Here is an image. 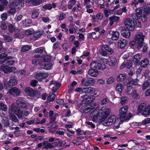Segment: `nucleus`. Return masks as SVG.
I'll list each match as a JSON object with an SVG mask.
<instances>
[{
    "mask_svg": "<svg viewBox=\"0 0 150 150\" xmlns=\"http://www.w3.org/2000/svg\"><path fill=\"white\" fill-rule=\"evenodd\" d=\"M43 32L41 31H36L34 34V36L36 38L40 37L42 34Z\"/></svg>",
    "mask_w": 150,
    "mask_h": 150,
    "instance_id": "obj_42",
    "label": "nucleus"
},
{
    "mask_svg": "<svg viewBox=\"0 0 150 150\" xmlns=\"http://www.w3.org/2000/svg\"><path fill=\"white\" fill-rule=\"evenodd\" d=\"M139 80L137 79H129L128 82H127V85L131 84L132 85H137L138 84Z\"/></svg>",
    "mask_w": 150,
    "mask_h": 150,
    "instance_id": "obj_26",
    "label": "nucleus"
},
{
    "mask_svg": "<svg viewBox=\"0 0 150 150\" xmlns=\"http://www.w3.org/2000/svg\"><path fill=\"white\" fill-rule=\"evenodd\" d=\"M115 81V78L114 77H109L107 81V82L108 84H110L113 83Z\"/></svg>",
    "mask_w": 150,
    "mask_h": 150,
    "instance_id": "obj_59",
    "label": "nucleus"
},
{
    "mask_svg": "<svg viewBox=\"0 0 150 150\" xmlns=\"http://www.w3.org/2000/svg\"><path fill=\"white\" fill-rule=\"evenodd\" d=\"M144 37L143 33L140 32H137L135 35L134 40L137 41L138 49H140L142 47Z\"/></svg>",
    "mask_w": 150,
    "mask_h": 150,
    "instance_id": "obj_6",
    "label": "nucleus"
},
{
    "mask_svg": "<svg viewBox=\"0 0 150 150\" xmlns=\"http://www.w3.org/2000/svg\"><path fill=\"white\" fill-rule=\"evenodd\" d=\"M100 52L101 55L103 56H106L107 54H111L113 53L114 51L112 49L107 45H102Z\"/></svg>",
    "mask_w": 150,
    "mask_h": 150,
    "instance_id": "obj_10",
    "label": "nucleus"
},
{
    "mask_svg": "<svg viewBox=\"0 0 150 150\" xmlns=\"http://www.w3.org/2000/svg\"><path fill=\"white\" fill-rule=\"evenodd\" d=\"M94 99V97L93 96H89L85 95L83 96V101L85 103L87 104L92 101Z\"/></svg>",
    "mask_w": 150,
    "mask_h": 150,
    "instance_id": "obj_16",
    "label": "nucleus"
},
{
    "mask_svg": "<svg viewBox=\"0 0 150 150\" xmlns=\"http://www.w3.org/2000/svg\"><path fill=\"white\" fill-rule=\"evenodd\" d=\"M44 50V48L40 47L35 49L34 51L35 53L41 54L43 52Z\"/></svg>",
    "mask_w": 150,
    "mask_h": 150,
    "instance_id": "obj_43",
    "label": "nucleus"
},
{
    "mask_svg": "<svg viewBox=\"0 0 150 150\" xmlns=\"http://www.w3.org/2000/svg\"><path fill=\"white\" fill-rule=\"evenodd\" d=\"M64 130L62 128H59L55 133L59 135H63L64 134Z\"/></svg>",
    "mask_w": 150,
    "mask_h": 150,
    "instance_id": "obj_47",
    "label": "nucleus"
},
{
    "mask_svg": "<svg viewBox=\"0 0 150 150\" xmlns=\"http://www.w3.org/2000/svg\"><path fill=\"white\" fill-rule=\"evenodd\" d=\"M120 103L122 105H124L126 103L127 100V98L126 97H122L121 98Z\"/></svg>",
    "mask_w": 150,
    "mask_h": 150,
    "instance_id": "obj_64",
    "label": "nucleus"
},
{
    "mask_svg": "<svg viewBox=\"0 0 150 150\" xmlns=\"http://www.w3.org/2000/svg\"><path fill=\"white\" fill-rule=\"evenodd\" d=\"M132 88V87L131 86L129 85L127 86L125 92V93L127 95H130V92Z\"/></svg>",
    "mask_w": 150,
    "mask_h": 150,
    "instance_id": "obj_55",
    "label": "nucleus"
},
{
    "mask_svg": "<svg viewBox=\"0 0 150 150\" xmlns=\"http://www.w3.org/2000/svg\"><path fill=\"white\" fill-rule=\"evenodd\" d=\"M76 2V0H70L68 4V8L71 9L73 6L75 4Z\"/></svg>",
    "mask_w": 150,
    "mask_h": 150,
    "instance_id": "obj_35",
    "label": "nucleus"
},
{
    "mask_svg": "<svg viewBox=\"0 0 150 150\" xmlns=\"http://www.w3.org/2000/svg\"><path fill=\"white\" fill-rule=\"evenodd\" d=\"M39 13L36 11H33L31 17L33 18H37L38 16Z\"/></svg>",
    "mask_w": 150,
    "mask_h": 150,
    "instance_id": "obj_54",
    "label": "nucleus"
},
{
    "mask_svg": "<svg viewBox=\"0 0 150 150\" xmlns=\"http://www.w3.org/2000/svg\"><path fill=\"white\" fill-rule=\"evenodd\" d=\"M6 111L7 109V106L2 102L0 103V110Z\"/></svg>",
    "mask_w": 150,
    "mask_h": 150,
    "instance_id": "obj_41",
    "label": "nucleus"
},
{
    "mask_svg": "<svg viewBox=\"0 0 150 150\" xmlns=\"http://www.w3.org/2000/svg\"><path fill=\"white\" fill-rule=\"evenodd\" d=\"M4 38L5 41L6 42H10L12 40V37L7 35H4Z\"/></svg>",
    "mask_w": 150,
    "mask_h": 150,
    "instance_id": "obj_49",
    "label": "nucleus"
},
{
    "mask_svg": "<svg viewBox=\"0 0 150 150\" xmlns=\"http://www.w3.org/2000/svg\"><path fill=\"white\" fill-rule=\"evenodd\" d=\"M120 19L119 17L113 16L109 18V20H113L114 22H117L119 21Z\"/></svg>",
    "mask_w": 150,
    "mask_h": 150,
    "instance_id": "obj_45",
    "label": "nucleus"
},
{
    "mask_svg": "<svg viewBox=\"0 0 150 150\" xmlns=\"http://www.w3.org/2000/svg\"><path fill=\"white\" fill-rule=\"evenodd\" d=\"M2 119V122L5 126L8 125L9 124L8 120V118L5 116L2 117L1 115Z\"/></svg>",
    "mask_w": 150,
    "mask_h": 150,
    "instance_id": "obj_39",
    "label": "nucleus"
},
{
    "mask_svg": "<svg viewBox=\"0 0 150 150\" xmlns=\"http://www.w3.org/2000/svg\"><path fill=\"white\" fill-rule=\"evenodd\" d=\"M25 91L28 95L31 97L34 96L35 95L34 91L30 87H26L25 89Z\"/></svg>",
    "mask_w": 150,
    "mask_h": 150,
    "instance_id": "obj_20",
    "label": "nucleus"
},
{
    "mask_svg": "<svg viewBox=\"0 0 150 150\" xmlns=\"http://www.w3.org/2000/svg\"><path fill=\"white\" fill-rule=\"evenodd\" d=\"M124 88V87L123 85L120 83H118L116 86V91L120 93L121 92Z\"/></svg>",
    "mask_w": 150,
    "mask_h": 150,
    "instance_id": "obj_32",
    "label": "nucleus"
},
{
    "mask_svg": "<svg viewBox=\"0 0 150 150\" xmlns=\"http://www.w3.org/2000/svg\"><path fill=\"white\" fill-rule=\"evenodd\" d=\"M113 13L114 9H106L104 11V13L106 17H108L109 15Z\"/></svg>",
    "mask_w": 150,
    "mask_h": 150,
    "instance_id": "obj_33",
    "label": "nucleus"
},
{
    "mask_svg": "<svg viewBox=\"0 0 150 150\" xmlns=\"http://www.w3.org/2000/svg\"><path fill=\"white\" fill-rule=\"evenodd\" d=\"M135 15L136 18H134V16H132L133 19H139L142 18V20L143 22H145L146 20V17L144 14H142V8H138L135 10Z\"/></svg>",
    "mask_w": 150,
    "mask_h": 150,
    "instance_id": "obj_9",
    "label": "nucleus"
},
{
    "mask_svg": "<svg viewBox=\"0 0 150 150\" xmlns=\"http://www.w3.org/2000/svg\"><path fill=\"white\" fill-rule=\"evenodd\" d=\"M144 11L146 14L149 13L150 12V5H148L146 7V8H144Z\"/></svg>",
    "mask_w": 150,
    "mask_h": 150,
    "instance_id": "obj_58",
    "label": "nucleus"
},
{
    "mask_svg": "<svg viewBox=\"0 0 150 150\" xmlns=\"http://www.w3.org/2000/svg\"><path fill=\"white\" fill-rule=\"evenodd\" d=\"M9 73L11 72H13L14 73L17 72V70L16 67H9Z\"/></svg>",
    "mask_w": 150,
    "mask_h": 150,
    "instance_id": "obj_56",
    "label": "nucleus"
},
{
    "mask_svg": "<svg viewBox=\"0 0 150 150\" xmlns=\"http://www.w3.org/2000/svg\"><path fill=\"white\" fill-rule=\"evenodd\" d=\"M42 8L45 9L50 10L52 8V5L51 4H46L43 6Z\"/></svg>",
    "mask_w": 150,
    "mask_h": 150,
    "instance_id": "obj_62",
    "label": "nucleus"
},
{
    "mask_svg": "<svg viewBox=\"0 0 150 150\" xmlns=\"http://www.w3.org/2000/svg\"><path fill=\"white\" fill-rule=\"evenodd\" d=\"M7 55L5 53H2L0 55V64H2L6 61Z\"/></svg>",
    "mask_w": 150,
    "mask_h": 150,
    "instance_id": "obj_30",
    "label": "nucleus"
},
{
    "mask_svg": "<svg viewBox=\"0 0 150 150\" xmlns=\"http://www.w3.org/2000/svg\"><path fill=\"white\" fill-rule=\"evenodd\" d=\"M149 123H150V118H149L145 119L142 122V123L143 125H145Z\"/></svg>",
    "mask_w": 150,
    "mask_h": 150,
    "instance_id": "obj_57",
    "label": "nucleus"
},
{
    "mask_svg": "<svg viewBox=\"0 0 150 150\" xmlns=\"http://www.w3.org/2000/svg\"><path fill=\"white\" fill-rule=\"evenodd\" d=\"M149 84L147 81H145L142 85V89L144 90L146 89L149 86Z\"/></svg>",
    "mask_w": 150,
    "mask_h": 150,
    "instance_id": "obj_53",
    "label": "nucleus"
},
{
    "mask_svg": "<svg viewBox=\"0 0 150 150\" xmlns=\"http://www.w3.org/2000/svg\"><path fill=\"white\" fill-rule=\"evenodd\" d=\"M42 2V0H32V3L34 5H38Z\"/></svg>",
    "mask_w": 150,
    "mask_h": 150,
    "instance_id": "obj_48",
    "label": "nucleus"
},
{
    "mask_svg": "<svg viewBox=\"0 0 150 150\" xmlns=\"http://www.w3.org/2000/svg\"><path fill=\"white\" fill-rule=\"evenodd\" d=\"M131 95L132 98L135 99H138L140 97L139 94L137 93L136 91L134 89L132 90Z\"/></svg>",
    "mask_w": 150,
    "mask_h": 150,
    "instance_id": "obj_27",
    "label": "nucleus"
},
{
    "mask_svg": "<svg viewBox=\"0 0 150 150\" xmlns=\"http://www.w3.org/2000/svg\"><path fill=\"white\" fill-rule=\"evenodd\" d=\"M11 57H7L6 59L7 62L6 64L8 65H13L14 63L13 60L12 59Z\"/></svg>",
    "mask_w": 150,
    "mask_h": 150,
    "instance_id": "obj_37",
    "label": "nucleus"
},
{
    "mask_svg": "<svg viewBox=\"0 0 150 150\" xmlns=\"http://www.w3.org/2000/svg\"><path fill=\"white\" fill-rule=\"evenodd\" d=\"M8 112L10 119L15 122H17L18 119L15 114L19 119L22 118L23 116V112L19 108L17 107L14 103H12L9 108Z\"/></svg>",
    "mask_w": 150,
    "mask_h": 150,
    "instance_id": "obj_2",
    "label": "nucleus"
},
{
    "mask_svg": "<svg viewBox=\"0 0 150 150\" xmlns=\"http://www.w3.org/2000/svg\"><path fill=\"white\" fill-rule=\"evenodd\" d=\"M49 76V74L47 73H40L35 74V77L40 81L43 79H45Z\"/></svg>",
    "mask_w": 150,
    "mask_h": 150,
    "instance_id": "obj_15",
    "label": "nucleus"
},
{
    "mask_svg": "<svg viewBox=\"0 0 150 150\" xmlns=\"http://www.w3.org/2000/svg\"><path fill=\"white\" fill-rule=\"evenodd\" d=\"M24 5L23 0H14L9 5L10 9L8 11L9 13H12L16 11V8H21Z\"/></svg>",
    "mask_w": 150,
    "mask_h": 150,
    "instance_id": "obj_4",
    "label": "nucleus"
},
{
    "mask_svg": "<svg viewBox=\"0 0 150 150\" xmlns=\"http://www.w3.org/2000/svg\"><path fill=\"white\" fill-rule=\"evenodd\" d=\"M95 82L94 79L92 78L89 79L85 83V86H93Z\"/></svg>",
    "mask_w": 150,
    "mask_h": 150,
    "instance_id": "obj_28",
    "label": "nucleus"
},
{
    "mask_svg": "<svg viewBox=\"0 0 150 150\" xmlns=\"http://www.w3.org/2000/svg\"><path fill=\"white\" fill-rule=\"evenodd\" d=\"M34 32V30L32 29H30L27 30L25 32V34L26 36H28L33 34Z\"/></svg>",
    "mask_w": 150,
    "mask_h": 150,
    "instance_id": "obj_44",
    "label": "nucleus"
},
{
    "mask_svg": "<svg viewBox=\"0 0 150 150\" xmlns=\"http://www.w3.org/2000/svg\"><path fill=\"white\" fill-rule=\"evenodd\" d=\"M96 34V32H93L91 33L88 34V36L89 38L91 37H92L93 38H99V35H98V36H95V35Z\"/></svg>",
    "mask_w": 150,
    "mask_h": 150,
    "instance_id": "obj_51",
    "label": "nucleus"
},
{
    "mask_svg": "<svg viewBox=\"0 0 150 150\" xmlns=\"http://www.w3.org/2000/svg\"><path fill=\"white\" fill-rule=\"evenodd\" d=\"M126 75L124 74H120L117 77V80L119 81H123L126 78Z\"/></svg>",
    "mask_w": 150,
    "mask_h": 150,
    "instance_id": "obj_36",
    "label": "nucleus"
},
{
    "mask_svg": "<svg viewBox=\"0 0 150 150\" xmlns=\"http://www.w3.org/2000/svg\"><path fill=\"white\" fill-rule=\"evenodd\" d=\"M138 110L139 112L142 113V115L145 117L148 116L150 115V105L146 107L145 103H141L139 105Z\"/></svg>",
    "mask_w": 150,
    "mask_h": 150,
    "instance_id": "obj_5",
    "label": "nucleus"
},
{
    "mask_svg": "<svg viewBox=\"0 0 150 150\" xmlns=\"http://www.w3.org/2000/svg\"><path fill=\"white\" fill-rule=\"evenodd\" d=\"M8 28L10 32L12 33L15 31V28L14 26L11 24H9Z\"/></svg>",
    "mask_w": 150,
    "mask_h": 150,
    "instance_id": "obj_50",
    "label": "nucleus"
},
{
    "mask_svg": "<svg viewBox=\"0 0 150 150\" xmlns=\"http://www.w3.org/2000/svg\"><path fill=\"white\" fill-rule=\"evenodd\" d=\"M16 104L20 107L23 108L26 107V103L21 99L19 98L16 101Z\"/></svg>",
    "mask_w": 150,
    "mask_h": 150,
    "instance_id": "obj_22",
    "label": "nucleus"
},
{
    "mask_svg": "<svg viewBox=\"0 0 150 150\" xmlns=\"http://www.w3.org/2000/svg\"><path fill=\"white\" fill-rule=\"evenodd\" d=\"M82 93H85L93 94L94 96H98L100 94V92L97 89L92 87H86L83 88Z\"/></svg>",
    "mask_w": 150,
    "mask_h": 150,
    "instance_id": "obj_7",
    "label": "nucleus"
},
{
    "mask_svg": "<svg viewBox=\"0 0 150 150\" xmlns=\"http://www.w3.org/2000/svg\"><path fill=\"white\" fill-rule=\"evenodd\" d=\"M128 109V107L127 105L123 106L120 108L119 114L121 121L127 122L132 117V114L131 113L127 114Z\"/></svg>",
    "mask_w": 150,
    "mask_h": 150,
    "instance_id": "obj_3",
    "label": "nucleus"
},
{
    "mask_svg": "<svg viewBox=\"0 0 150 150\" xmlns=\"http://www.w3.org/2000/svg\"><path fill=\"white\" fill-rule=\"evenodd\" d=\"M66 6V1H63L61 2V4L60 7V8L63 11H65L66 8L65 7Z\"/></svg>",
    "mask_w": 150,
    "mask_h": 150,
    "instance_id": "obj_52",
    "label": "nucleus"
},
{
    "mask_svg": "<svg viewBox=\"0 0 150 150\" xmlns=\"http://www.w3.org/2000/svg\"><path fill=\"white\" fill-rule=\"evenodd\" d=\"M96 18L98 20H101L103 18V15L102 13H98L96 15Z\"/></svg>",
    "mask_w": 150,
    "mask_h": 150,
    "instance_id": "obj_61",
    "label": "nucleus"
},
{
    "mask_svg": "<svg viewBox=\"0 0 150 150\" xmlns=\"http://www.w3.org/2000/svg\"><path fill=\"white\" fill-rule=\"evenodd\" d=\"M66 142L64 141H60L58 142V144L54 147L55 149L57 150L61 149L62 147V144H64Z\"/></svg>",
    "mask_w": 150,
    "mask_h": 150,
    "instance_id": "obj_29",
    "label": "nucleus"
},
{
    "mask_svg": "<svg viewBox=\"0 0 150 150\" xmlns=\"http://www.w3.org/2000/svg\"><path fill=\"white\" fill-rule=\"evenodd\" d=\"M91 68L95 69H100L103 70L105 68L104 65L101 64L100 62L93 61L90 64Z\"/></svg>",
    "mask_w": 150,
    "mask_h": 150,
    "instance_id": "obj_11",
    "label": "nucleus"
},
{
    "mask_svg": "<svg viewBox=\"0 0 150 150\" xmlns=\"http://www.w3.org/2000/svg\"><path fill=\"white\" fill-rule=\"evenodd\" d=\"M149 63V60L147 58H145L142 60L140 63V66L142 67H145Z\"/></svg>",
    "mask_w": 150,
    "mask_h": 150,
    "instance_id": "obj_34",
    "label": "nucleus"
},
{
    "mask_svg": "<svg viewBox=\"0 0 150 150\" xmlns=\"http://www.w3.org/2000/svg\"><path fill=\"white\" fill-rule=\"evenodd\" d=\"M18 82V81L14 76L11 77L8 81H5L4 84L5 89H7V87H11L15 85Z\"/></svg>",
    "mask_w": 150,
    "mask_h": 150,
    "instance_id": "obj_12",
    "label": "nucleus"
},
{
    "mask_svg": "<svg viewBox=\"0 0 150 150\" xmlns=\"http://www.w3.org/2000/svg\"><path fill=\"white\" fill-rule=\"evenodd\" d=\"M109 35L111 36V39L113 40H118L119 38L120 33L117 31L110 30L109 32Z\"/></svg>",
    "mask_w": 150,
    "mask_h": 150,
    "instance_id": "obj_13",
    "label": "nucleus"
},
{
    "mask_svg": "<svg viewBox=\"0 0 150 150\" xmlns=\"http://www.w3.org/2000/svg\"><path fill=\"white\" fill-rule=\"evenodd\" d=\"M8 17L7 14L4 13H2L1 16V18L3 20H5Z\"/></svg>",
    "mask_w": 150,
    "mask_h": 150,
    "instance_id": "obj_63",
    "label": "nucleus"
},
{
    "mask_svg": "<svg viewBox=\"0 0 150 150\" xmlns=\"http://www.w3.org/2000/svg\"><path fill=\"white\" fill-rule=\"evenodd\" d=\"M50 85L51 86L53 85L52 90V91L57 90L60 86V84L59 82L54 81H51L50 83Z\"/></svg>",
    "mask_w": 150,
    "mask_h": 150,
    "instance_id": "obj_17",
    "label": "nucleus"
},
{
    "mask_svg": "<svg viewBox=\"0 0 150 150\" xmlns=\"http://www.w3.org/2000/svg\"><path fill=\"white\" fill-rule=\"evenodd\" d=\"M124 24L125 28L129 30L133 31L135 28L134 22L128 18L124 21Z\"/></svg>",
    "mask_w": 150,
    "mask_h": 150,
    "instance_id": "obj_8",
    "label": "nucleus"
},
{
    "mask_svg": "<svg viewBox=\"0 0 150 150\" xmlns=\"http://www.w3.org/2000/svg\"><path fill=\"white\" fill-rule=\"evenodd\" d=\"M127 29L126 28L123 30L122 32V35L125 38H129L131 34V33L130 31L131 30H127Z\"/></svg>",
    "mask_w": 150,
    "mask_h": 150,
    "instance_id": "obj_25",
    "label": "nucleus"
},
{
    "mask_svg": "<svg viewBox=\"0 0 150 150\" xmlns=\"http://www.w3.org/2000/svg\"><path fill=\"white\" fill-rule=\"evenodd\" d=\"M52 65L51 63H48L44 64L42 65V68L46 70H50L52 68Z\"/></svg>",
    "mask_w": 150,
    "mask_h": 150,
    "instance_id": "obj_31",
    "label": "nucleus"
},
{
    "mask_svg": "<svg viewBox=\"0 0 150 150\" xmlns=\"http://www.w3.org/2000/svg\"><path fill=\"white\" fill-rule=\"evenodd\" d=\"M99 103H93L91 105L83 107V112L85 113L90 112L93 122H96L99 119V122H103V124L105 126H110L113 124L118 123L119 119L115 115H112L108 118L110 113V109L103 106L99 112Z\"/></svg>",
    "mask_w": 150,
    "mask_h": 150,
    "instance_id": "obj_1",
    "label": "nucleus"
},
{
    "mask_svg": "<svg viewBox=\"0 0 150 150\" xmlns=\"http://www.w3.org/2000/svg\"><path fill=\"white\" fill-rule=\"evenodd\" d=\"M31 46L28 45H25L23 46L22 47L21 51L23 52H25L28 51L29 50L31 49Z\"/></svg>",
    "mask_w": 150,
    "mask_h": 150,
    "instance_id": "obj_40",
    "label": "nucleus"
},
{
    "mask_svg": "<svg viewBox=\"0 0 150 150\" xmlns=\"http://www.w3.org/2000/svg\"><path fill=\"white\" fill-rule=\"evenodd\" d=\"M32 63L34 65H38L41 64V61H39L37 59H35L32 60Z\"/></svg>",
    "mask_w": 150,
    "mask_h": 150,
    "instance_id": "obj_46",
    "label": "nucleus"
},
{
    "mask_svg": "<svg viewBox=\"0 0 150 150\" xmlns=\"http://www.w3.org/2000/svg\"><path fill=\"white\" fill-rule=\"evenodd\" d=\"M117 59L114 56H111L109 58L108 64L110 66H114L117 63Z\"/></svg>",
    "mask_w": 150,
    "mask_h": 150,
    "instance_id": "obj_18",
    "label": "nucleus"
},
{
    "mask_svg": "<svg viewBox=\"0 0 150 150\" xmlns=\"http://www.w3.org/2000/svg\"><path fill=\"white\" fill-rule=\"evenodd\" d=\"M52 96H53L52 98L51 99L52 96L51 95L47 97V100L49 101V102L53 101L55 98L56 95L55 94H52Z\"/></svg>",
    "mask_w": 150,
    "mask_h": 150,
    "instance_id": "obj_60",
    "label": "nucleus"
},
{
    "mask_svg": "<svg viewBox=\"0 0 150 150\" xmlns=\"http://www.w3.org/2000/svg\"><path fill=\"white\" fill-rule=\"evenodd\" d=\"M43 144L44 146V148L46 149H51L53 147L52 145L50 143H48L47 142H44Z\"/></svg>",
    "mask_w": 150,
    "mask_h": 150,
    "instance_id": "obj_38",
    "label": "nucleus"
},
{
    "mask_svg": "<svg viewBox=\"0 0 150 150\" xmlns=\"http://www.w3.org/2000/svg\"><path fill=\"white\" fill-rule=\"evenodd\" d=\"M88 74L91 76L95 77L97 76L98 73L97 69L91 68L88 72Z\"/></svg>",
    "mask_w": 150,
    "mask_h": 150,
    "instance_id": "obj_21",
    "label": "nucleus"
},
{
    "mask_svg": "<svg viewBox=\"0 0 150 150\" xmlns=\"http://www.w3.org/2000/svg\"><path fill=\"white\" fill-rule=\"evenodd\" d=\"M127 44V41L123 38H121L118 42V47L119 48L122 49L125 47Z\"/></svg>",
    "mask_w": 150,
    "mask_h": 150,
    "instance_id": "obj_19",
    "label": "nucleus"
},
{
    "mask_svg": "<svg viewBox=\"0 0 150 150\" xmlns=\"http://www.w3.org/2000/svg\"><path fill=\"white\" fill-rule=\"evenodd\" d=\"M7 93L11 95L18 96L20 94L21 91L19 89L14 87L10 89Z\"/></svg>",
    "mask_w": 150,
    "mask_h": 150,
    "instance_id": "obj_14",
    "label": "nucleus"
},
{
    "mask_svg": "<svg viewBox=\"0 0 150 150\" xmlns=\"http://www.w3.org/2000/svg\"><path fill=\"white\" fill-rule=\"evenodd\" d=\"M9 67L4 64L2 65L1 67H0V71H2L4 73H9Z\"/></svg>",
    "mask_w": 150,
    "mask_h": 150,
    "instance_id": "obj_24",
    "label": "nucleus"
},
{
    "mask_svg": "<svg viewBox=\"0 0 150 150\" xmlns=\"http://www.w3.org/2000/svg\"><path fill=\"white\" fill-rule=\"evenodd\" d=\"M141 57L142 55L140 54H138L135 55L133 57V62L135 63H139Z\"/></svg>",
    "mask_w": 150,
    "mask_h": 150,
    "instance_id": "obj_23",
    "label": "nucleus"
}]
</instances>
